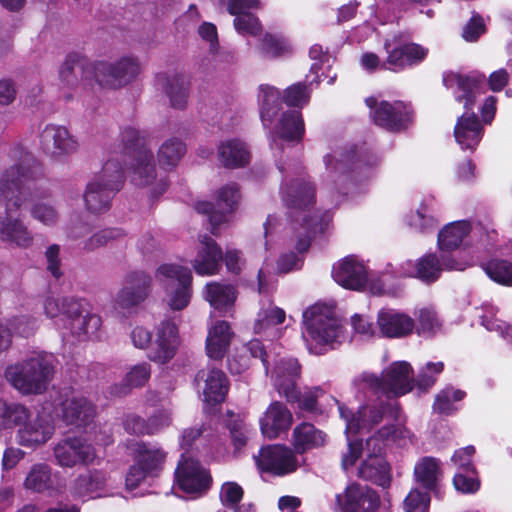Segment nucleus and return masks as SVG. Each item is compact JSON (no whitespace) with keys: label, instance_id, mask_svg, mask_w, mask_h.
<instances>
[{"label":"nucleus","instance_id":"1","mask_svg":"<svg viewBox=\"0 0 512 512\" xmlns=\"http://www.w3.org/2000/svg\"><path fill=\"white\" fill-rule=\"evenodd\" d=\"M376 160L364 159L355 147L335 148L323 156L322 184L338 202H356L368 192Z\"/></svg>","mask_w":512,"mask_h":512},{"label":"nucleus","instance_id":"29","mask_svg":"<svg viewBox=\"0 0 512 512\" xmlns=\"http://www.w3.org/2000/svg\"><path fill=\"white\" fill-rule=\"evenodd\" d=\"M376 325L381 336L398 339L413 332L415 321L401 310L383 307L377 313Z\"/></svg>","mask_w":512,"mask_h":512},{"label":"nucleus","instance_id":"10","mask_svg":"<svg viewBox=\"0 0 512 512\" xmlns=\"http://www.w3.org/2000/svg\"><path fill=\"white\" fill-rule=\"evenodd\" d=\"M54 356L44 351H34L25 359L9 364L4 378L22 395L44 393L54 375Z\"/></svg>","mask_w":512,"mask_h":512},{"label":"nucleus","instance_id":"14","mask_svg":"<svg viewBox=\"0 0 512 512\" xmlns=\"http://www.w3.org/2000/svg\"><path fill=\"white\" fill-rule=\"evenodd\" d=\"M156 279L164 289L163 301L172 311H182L192 297V273L179 264H163L156 271Z\"/></svg>","mask_w":512,"mask_h":512},{"label":"nucleus","instance_id":"25","mask_svg":"<svg viewBox=\"0 0 512 512\" xmlns=\"http://www.w3.org/2000/svg\"><path fill=\"white\" fill-rule=\"evenodd\" d=\"M68 493L73 500L82 502L112 495L108 489V475L101 469H89L79 474L71 482Z\"/></svg>","mask_w":512,"mask_h":512},{"label":"nucleus","instance_id":"6","mask_svg":"<svg viewBox=\"0 0 512 512\" xmlns=\"http://www.w3.org/2000/svg\"><path fill=\"white\" fill-rule=\"evenodd\" d=\"M484 79V75L464 76L453 72L445 74L443 78L444 85L452 91L455 100L463 103L467 110L458 118L454 128L455 140L462 150L474 151L483 136V127L477 115L471 110L477 96L482 93Z\"/></svg>","mask_w":512,"mask_h":512},{"label":"nucleus","instance_id":"9","mask_svg":"<svg viewBox=\"0 0 512 512\" xmlns=\"http://www.w3.org/2000/svg\"><path fill=\"white\" fill-rule=\"evenodd\" d=\"M9 158L12 163L0 177V205L5 203V216H12L24 205L26 199L21 191L22 183L42 174L35 157L22 146H14Z\"/></svg>","mask_w":512,"mask_h":512},{"label":"nucleus","instance_id":"49","mask_svg":"<svg viewBox=\"0 0 512 512\" xmlns=\"http://www.w3.org/2000/svg\"><path fill=\"white\" fill-rule=\"evenodd\" d=\"M30 417V410L23 404L0 398V431L13 429Z\"/></svg>","mask_w":512,"mask_h":512},{"label":"nucleus","instance_id":"55","mask_svg":"<svg viewBox=\"0 0 512 512\" xmlns=\"http://www.w3.org/2000/svg\"><path fill=\"white\" fill-rule=\"evenodd\" d=\"M486 275L495 283L512 286V262L505 259H491L483 264Z\"/></svg>","mask_w":512,"mask_h":512},{"label":"nucleus","instance_id":"30","mask_svg":"<svg viewBox=\"0 0 512 512\" xmlns=\"http://www.w3.org/2000/svg\"><path fill=\"white\" fill-rule=\"evenodd\" d=\"M223 252L216 241L208 235H199L197 253L192 266L197 275L212 276L217 274L222 265Z\"/></svg>","mask_w":512,"mask_h":512},{"label":"nucleus","instance_id":"34","mask_svg":"<svg viewBox=\"0 0 512 512\" xmlns=\"http://www.w3.org/2000/svg\"><path fill=\"white\" fill-rule=\"evenodd\" d=\"M41 305L45 317L51 320L57 329L62 330L68 318L81 311L82 300L47 294L42 298Z\"/></svg>","mask_w":512,"mask_h":512},{"label":"nucleus","instance_id":"12","mask_svg":"<svg viewBox=\"0 0 512 512\" xmlns=\"http://www.w3.org/2000/svg\"><path fill=\"white\" fill-rule=\"evenodd\" d=\"M247 349L253 357H259L266 369L270 373L272 385L279 395L286 398L287 401L299 400V389L297 380L300 378L301 368L295 358H281L275 361L270 370V354H268L259 340H251L247 344Z\"/></svg>","mask_w":512,"mask_h":512},{"label":"nucleus","instance_id":"39","mask_svg":"<svg viewBox=\"0 0 512 512\" xmlns=\"http://www.w3.org/2000/svg\"><path fill=\"white\" fill-rule=\"evenodd\" d=\"M217 159L221 166L236 169L250 162V151L246 143L238 138L225 139L217 146Z\"/></svg>","mask_w":512,"mask_h":512},{"label":"nucleus","instance_id":"61","mask_svg":"<svg viewBox=\"0 0 512 512\" xmlns=\"http://www.w3.org/2000/svg\"><path fill=\"white\" fill-rule=\"evenodd\" d=\"M444 370V363L442 361L428 362L420 368L416 384L419 389L428 390L437 381L438 376Z\"/></svg>","mask_w":512,"mask_h":512},{"label":"nucleus","instance_id":"15","mask_svg":"<svg viewBox=\"0 0 512 512\" xmlns=\"http://www.w3.org/2000/svg\"><path fill=\"white\" fill-rule=\"evenodd\" d=\"M134 464L126 476V487L133 490L147 478L161 472L167 453L156 443L137 441L130 446Z\"/></svg>","mask_w":512,"mask_h":512},{"label":"nucleus","instance_id":"24","mask_svg":"<svg viewBox=\"0 0 512 512\" xmlns=\"http://www.w3.org/2000/svg\"><path fill=\"white\" fill-rule=\"evenodd\" d=\"M254 459L261 472H268L276 476L293 473L299 465L294 452L279 444L263 447L259 454L254 456Z\"/></svg>","mask_w":512,"mask_h":512},{"label":"nucleus","instance_id":"5","mask_svg":"<svg viewBox=\"0 0 512 512\" xmlns=\"http://www.w3.org/2000/svg\"><path fill=\"white\" fill-rule=\"evenodd\" d=\"M140 65L134 57H123L115 63H92L79 54H69L60 68V79L68 86L80 81L95 80L110 88H119L134 80L140 73Z\"/></svg>","mask_w":512,"mask_h":512},{"label":"nucleus","instance_id":"16","mask_svg":"<svg viewBox=\"0 0 512 512\" xmlns=\"http://www.w3.org/2000/svg\"><path fill=\"white\" fill-rule=\"evenodd\" d=\"M240 201V192L236 183L222 186L216 193L215 203L200 201L195 205L198 213L207 214L214 235L219 233L222 226L232 220L233 213L237 210Z\"/></svg>","mask_w":512,"mask_h":512},{"label":"nucleus","instance_id":"21","mask_svg":"<svg viewBox=\"0 0 512 512\" xmlns=\"http://www.w3.org/2000/svg\"><path fill=\"white\" fill-rule=\"evenodd\" d=\"M56 463L63 468L76 465L89 466L99 463L100 457L87 437H69L61 440L54 448Z\"/></svg>","mask_w":512,"mask_h":512},{"label":"nucleus","instance_id":"7","mask_svg":"<svg viewBox=\"0 0 512 512\" xmlns=\"http://www.w3.org/2000/svg\"><path fill=\"white\" fill-rule=\"evenodd\" d=\"M414 441L413 433L406 426L384 425L366 440V447L362 446L364 457L357 469V475L370 480L382 487H388L391 481L390 466L384 455L388 447L396 445L404 447Z\"/></svg>","mask_w":512,"mask_h":512},{"label":"nucleus","instance_id":"42","mask_svg":"<svg viewBox=\"0 0 512 512\" xmlns=\"http://www.w3.org/2000/svg\"><path fill=\"white\" fill-rule=\"evenodd\" d=\"M471 234H473V228L470 221L459 220L450 222L438 233V248L441 251L458 249Z\"/></svg>","mask_w":512,"mask_h":512},{"label":"nucleus","instance_id":"64","mask_svg":"<svg viewBox=\"0 0 512 512\" xmlns=\"http://www.w3.org/2000/svg\"><path fill=\"white\" fill-rule=\"evenodd\" d=\"M310 92L305 84L296 83L285 91L284 101L288 106L303 107L309 102Z\"/></svg>","mask_w":512,"mask_h":512},{"label":"nucleus","instance_id":"36","mask_svg":"<svg viewBox=\"0 0 512 512\" xmlns=\"http://www.w3.org/2000/svg\"><path fill=\"white\" fill-rule=\"evenodd\" d=\"M0 240L13 248L27 250L33 247L35 237L20 218L0 216Z\"/></svg>","mask_w":512,"mask_h":512},{"label":"nucleus","instance_id":"17","mask_svg":"<svg viewBox=\"0 0 512 512\" xmlns=\"http://www.w3.org/2000/svg\"><path fill=\"white\" fill-rule=\"evenodd\" d=\"M211 482L210 472L198 460L181 454L174 473V488L197 498L208 491Z\"/></svg>","mask_w":512,"mask_h":512},{"label":"nucleus","instance_id":"59","mask_svg":"<svg viewBox=\"0 0 512 512\" xmlns=\"http://www.w3.org/2000/svg\"><path fill=\"white\" fill-rule=\"evenodd\" d=\"M234 16L233 26L238 34L242 36H258L262 31L259 18L251 11H243Z\"/></svg>","mask_w":512,"mask_h":512},{"label":"nucleus","instance_id":"32","mask_svg":"<svg viewBox=\"0 0 512 512\" xmlns=\"http://www.w3.org/2000/svg\"><path fill=\"white\" fill-rule=\"evenodd\" d=\"M44 151L53 157H65L75 153L79 144L63 126L47 125L41 133Z\"/></svg>","mask_w":512,"mask_h":512},{"label":"nucleus","instance_id":"43","mask_svg":"<svg viewBox=\"0 0 512 512\" xmlns=\"http://www.w3.org/2000/svg\"><path fill=\"white\" fill-rule=\"evenodd\" d=\"M203 296L214 310L228 314L233 309L237 292L230 284L209 282L204 288Z\"/></svg>","mask_w":512,"mask_h":512},{"label":"nucleus","instance_id":"33","mask_svg":"<svg viewBox=\"0 0 512 512\" xmlns=\"http://www.w3.org/2000/svg\"><path fill=\"white\" fill-rule=\"evenodd\" d=\"M387 397L409 393L414 386L413 369L406 361H396L382 372Z\"/></svg>","mask_w":512,"mask_h":512},{"label":"nucleus","instance_id":"2","mask_svg":"<svg viewBox=\"0 0 512 512\" xmlns=\"http://www.w3.org/2000/svg\"><path fill=\"white\" fill-rule=\"evenodd\" d=\"M279 171L282 174L280 194L284 203L293 211L295 221L302 220L301 229L305 235L300 237L296 243L298 253H303L310 246V232L322 231L330 221V215L324 214L321 218L318 212L310 213V207L314 204L315 190L306 179L303 167L296 160L288 162H277Z\"/></svg>","mask_w":512,"mask_h":512},{"label":"nucleus","instance_id":"46","mask_svg":"<svg viewBox=\"0 0 512 512\" xmlns=\"http://www.w3.org/2000/svg\"><path fill=\"white\" fill-rule=\"evenodd\" d=\"M326 442V434L310 423L297 425L292 434V443L298 453L319 448Z\"/></svg>","mask_w":512,"mask_h":512},{"label":"nucleus","instance_id":"28","mask_svg":"<svg viewBox=\"0 0 512 512\" xmlns=\"http://www.w3.org/2000/svg\"><path fill=\"white\" fill-rule=\"evenodd\" d=\"M195 381L205 405L214 406L224 401L228 392V380L223 371L215 368L200 370Z\"/></svg>","mask_w":512,"mask_h":512},{"label":"nucleus","instance_id":"18","mask_svg":"<svg viewBox=\"0 0 512 512\" xmlns=\"http://www.w3.org/2000/svg\"><path fill=\"white\" fill-rule=\"evenodd\" d=\"M389 71L401 72L421 64L428 56L429 49L414 42H407L400 34L392 35L384 42Z\"/></svg>","mask_w":512,"mask_h":512},{"label":"nucleus","instance_id":"3","mask_svg":"<svg viewBox=\"0 0 512 512\" xmlns=\"http://www.w3.org/2000/svg\"><path fill=\"white\" fill-rule=\"evenodd\" d=\"M338 410L341 419L346 423L345 434L347 437V451L342 455V468L348 472L357 462L362 453V441L352 439L356 434L371 433L373 435L384 425L405 426L404 419L397 402L376 399L368 401L359 407L357 413L339 403Z\"/></svg>","mask_w":512,"mask_h":512},{"label":"nucleus","instance_id":"11","mask_svg":"<svg viewBox=\"0 0 512 512\" xmlns=\"http://www.w3.org/2000/svg\"><path fill=\"white\" fill-rule=\"evenodd\" d=\"M123 155L130 160L128 171L131 181L136 186L152 187V194L159 196L167 188V182L164 178L156 181V170L153 160V153L146 145L145 138L133 129L127 128L122 133Z\"/></svg>","mask_w":512,"mask_h":512},{"label":"nucleus","instance_id":"23","mask_svg":"<svg viewBox=\"0 0 512 512\" xmlns=\"http://www.w3.org/2000/svg\"><path fill=\"white\" fill-rule=\"evenodd\" d=\"M180 343L177 324L172 319H165L155 327V340L147 353V357L156 364H167L177 354Z\"/></svg>","mask_w":512,"mask_h":512},{"label":"nucleus","instance_id":"40","mask_svg":"<svg viewBox=\"0 0 512 512\" xmlns=\"http://www.w3.org/2000/svg\"><path fill=\"white\" fill-rule=\"evenodd\" d=\"M156 84L169 97L171 106L183 109L188 98V82L180 73H159L156 76Z\"/></svg>","mask_w":512,"mask_h":512},{"label":"nucleus","instance_id":"57","mask_svg":"<svg viewBox=\"0 0 512 512\" xmlns=\"http://www.w3.org/2000/svg\"><path fill=\"white\" fill-rule=\"evenodd\" d=\"M261 52L268 57L284 56L292 52L290 41L276 34H265L260 45Z\"/></svg>","mask_w":512,"mask_h":512},{"label":"nucleus","instance_id":"60","mask_svg":"<svg viewBox=\"0 0 512 512\" xmlns=\"http://www.w3.org/2000/svg\"><path fill=\"white\" fill-rule=\"evenodd\" d=\"M455 489L463 494H474L480 489V480L476 470L456 471L453 477Z\"/></svg>","mask_w":512,"mask_h":512},{"label":"nucleus","instance_id":"45","mask_svg":"<svg viewBox=\"0 0 512 512\" xmlns=\"http://www.w3.org/2000/svg\"><path fill=\"white\" fill-rule=\"evenodd\" d=\"M24 487L37 493L58 495L61 490L54 484L52 468L44 463L34 464L24 481Z\"/></svg>","mask_w":512,"mask_h":512},{"label":"nucleus","instance_id":"51","mask_svg":"<svg viewBox=\"0 0 512 512\" xmlns=\"http://www.w3.org/2000/svg\"><path fill=\"white\" fill-rule=\"evenodd\" d=\"M406 223L416 232L429 233L437 227L438 220L430 213L429 204L424 201L406 216Z\"/></svg>","mask_w":512,"mask_h":512},{"label":"nucleus","instance_id":"27","mask_svg":"<svg viewBox=\"0 0 512 512\" xmlns=\"http://www.w3.org/2000/svg\"><path fill=\"white\" fill-rule=\"evenodd\" d=\"M333 279L342 287L360 291L368 284V270L364 261L355 255L347 256L333 265Z\"/></svg>","mask_w":512,"mask_h":512},{"label":"nucleus","instance_id":"4","mask_svg":"<svg viewBox=\"0 0 512 512\" xmlns=\"http://www.w3.org/2000/svg\"><path fill=\"white\" fill-rule=\"evenodd\" d=\"M473 264V258L463 259L449 254H444L439 258L434 253H428L416 262L406 260L397 265L387 263L379 272V278L371 280L368 288L376 296L394 295L395 290L385 283L390 277H414L425 283H432L440 277L442 271H464Z\"/></svg>","mask_w":512,"mask_h":512},{"label":"nucleus","instance_id":"19","mask_svg":"<svg viewBox=\"0 0 512 512\" xmlns=\"http://www.w3.org/2000/svg\"><path fill=\"white\" fill-rule=\"evenodd\" d=\"M52 403L45 402L35 416L30 417L19 425L17 441L25 447H37L46 443L54 433L55 417L58 410L52 411Z\"/></svg>","mask_w":512,"mask_h":512},{"label":"nucleus","instance_id":"26","mask_svg":"<svg viewBox=\"0 0 512 512\" xmlns=\"http://www.w3.org/2000/svg\"><path fill=\"white\" fill-rule=\"evenodd\" d=\"M150 285L151 278L144 272L128 274L124 286L115 296V308L123 312H131L147 298Z\"/></svg>","mask_w":512,"mask_h":512},{"label":"nucleus","instance_id":"54","mask_svg":"<svg viewBox=\"0 0 512 512\" xmlns=\"http://www.w3.org/2000/svg\"><path fill=\"white\" fill-rule=\"evenodd\" d=\"M466 393L453 387L441 390L435 398L433 409L439 414L450 415L459 409L458 403L462 401Z\"/></svg>","mask_w":512,"mask_h":512},{"label":"nucleus","instance_id":"63","mask_svg":"<svg viewBox=\"0 0 512 512\" xmlns=\"http://www.w3.org/2000/svg\"><path fill=\"white\" fill-rule=\"evenodd\" d=\"M430 496L418 489H412L403 502L406 512H428Z\"/></svg>","mask_w":512,"mask_h":512},{"label":"nucleus","instance_id":"50","mask_svg":"<svg viewBox=\"0 0 512 512\" xmlns=\"http://www.w3.org/2000/svg\"><path fill=\"white\" fill-rule=\"evenodd\" d=\"M414 475L416 481L426 489L435 488L442 476L439 461L433 457L422 458L415 465Z\"/></svg>","mask_w":512,"mask_h":512},{"label":"nucleus","instance_id":"52","mask_svg":"<svg viewBox=\"0 0 512 512\" xmlns=\"http://www.w3.org/2000/svg\"><path fill=\"white\" fill-rule=\"evenodd\" d=\"M4 323L11 333V341L13 337L28 339L36 333L39 327V320L36 317L24 314L9 317Z\"/></svg>","mask_w":512,"mask_h":512},{"label":"nucleus","instance_id":"20","mask_svg":"<svg viewBox=\"0 0 512 512\" xmlns=\"http://www.w3.org/2000/svg\"><path fill=\"white\" fill-rule=\"evenodd\" d=\"M374 123L388 131L406 129L412 121V110L402 101H378L375 97L365 99Z\"/></svg>","mask_w":512,"mask_h":512},{"label":"nucleus","instance_id":"48","mask_svg":"<svg viewBox=\"0 0 512 512\" xmlns=\"http://www.w3.org/2000/svg\"><path fill=\"white\" fill-rule=\"evenodd\" d=\"M497 312L498 309L488 302H484L476 308L477 317L481 320L480 323L484 328L512 341V326L497 318Z\"/></svg>","mask_w":512,"mask_h":512},{"label":"nucleus","instance_id":"56","mask_svg":"<svg viewBox=\"0 0 512 512\" xmlns=\"http://www.w3.org/2000/svg\"><path fill=\"white\" fill-rule=\"evenodd\" d=\"M352 385L358 393L366 394L370 392L386 395L383 376H378L372 372L364 371L356 375L352 380Z\"/></svg>","mask_w":512,"mask_h":512},{"label":"nucleus","instance_id":"13","mask_svg":"<svg viewBox=\"0 0 512 512\" xmlns=\"http://www.w3.org/2000/svg\"><path fill=\"white\" fill-rule=\"evenodd\" d=\"M122 182L123 167L119 157L111 156L86 186L84 201L87 209L93 213L106 211L113 194L120 189Z\"/></svg>","mask_w":512,"mask_h":512},{"label":"nucleus","instance_id":"31","mask_svg":"<svg viewBox=\"0 0 512 512\" xmlns=\"http://www.w3.org/2000/svg\"><path fill=\"white\" fill-rule=\"evenodd\" d=\"M52 411L58 410L63 420L69 425L86 426L96 414L95 406L85 397L71 395L65 400L59 395L57 404L52 403Z\"/></svg>","mask_w":512,"mask_h":512},{"label":"nucleus","instance_id":"53","mask_svg":"<svg viewBox=\"0 0 512 512\" xmlns=\"http://www.w3.org/2000/svg\"><path fill=\"white\" fill-rule=\"evenodd\" d=\"M185 153V146L178 138L165 140L158 150V162L164 169L175 167Z\"/></svg>","mask_w":512,"mask_h":512},{"label":"nucleus","instance_id":"41","mask_svg":"<svg viewBox=\"0 0 512 512\" xmlns=\"http://www.w3.org/2000/svg\"><path fill=\"white\" fill-rule=\"evenodd\" d=\"M285 318L286 313L283 309L271 303H263L255 320L254 332L263 334L271 340L278 338L281 335L279 325L285 321Z\"/></svg>","mask_w":512,"mask_h":512},{"label":"nucleus","instance_id":"8","mask_svg":"<svg viewBox=\"0 0 512 512\" xmlns=\"http://www.w3.org/2000/svg\"><path fill=\"white\" fill-rule=\"evenodd\" d=\"M303 338L308 349L323 354L335 349L347 340V334L335 307L326 303H315L303 312Z\"/></svg>","mask_w":512,"mask_h":512},{"label":"nucleus","instance_id":"38","mask_svg":"<svg viewBox=\"0 0 512 512\" xmlns=\"http://www.w3.org/2000/svg\"><path fill=\"white\" fill-rule=\"evenodd\" d=\"M305 133V124L302 114L299 111H288L281 115L274 128L273 150L281 151L277 146L276 138L284 142L298 143L302 140ZM276 155V152H274Z\"/></svg>","mask_w":512,"mask_h":512},{"label":"nucleus","instance_id":"22","mask_svg":"<svg viewBox=\"0 0 512 512\" xmlns=\"http://www.w3.org/2000/svg\"><path fill=\"white\" fill-rule=\"evenodd\" d=\"M338 512H380L379 494L367 485L352 483L335 497Z\"/></svg>","mask_w":512,"mask_h":512},{"label":"nucleus","instance_id":"58","mask_svg":"<svg viewBox=\"0 0 512 512\" xmlns=\"http://www.w3.org/2000/svg\"><path fill=\"white\" fill-rule=\"evenodd\" d=\"M151 376V365L147 362L137 363L128 368L122 384L124 386L123 393L132 388L144 386Z\"/></svg>","mask_w":512,"mask_h":512},{"label":"nucleus","instance_id":"35","mask_svg":"<svg viewBox=\"0 0 512 512\" xmlns=\"http://www.w3.org/2000/svg\"><path fill=\"white\" fill-rule=\"evenodd\" d=\"M292 423L291 411L279 401L272 402L259 419L261 432L269 439H275L280 434L286 433Z\"/></svg>","mask_w":512,"mask_h":512},{"label":"nucleus","instance_id":"62","mask_svg":"<svg viewBox=\"0 0 512 512\" xmlns=\"http://www.w3.org/2000/svg\"><path fill=\"white\" fill-rule=\"evenodd\" d=\"M30 215L45 226L55 225L59 218L55 207L45 201L34 202L30 207Z\"/></svg>","mask_w":512,"mask_h":512},{"label":"nucleus","instance_id":"37","mask_svg":"<svg viewBox=\"0 0 512 512\" xmlns=\"http://www.w3.org/2000/svg\"><path fill=\"white\" fill-rule=\"evenodd\" d=\"M234 337L230 324L218 320L208 327V334L205 342L206 354L210 359L221 360L226 355L231 341Z\"/></svg>","mask_w":512,"mask_h":512},{"label":"nucleus","instance_id":"47","mask_svg":"<svg viewBox=\"0 0 512 512\" xmlns=\"http://www.w3.org/2000/svg\"><path fill=\"white\" fill-rule=\"evenodd\" d=\"M260 117L265 127H270L281 106V94L273 86L261 85L258 92Z\"/></svg>","mask_w":512,"mask_h":512},{"label":"nucleus","instance_id":"44","mask_svg":"<svg viewBox=\"0 0 512 512\" xmlns=\"http://www.w3.org/2000/svg\"><path fill=\"white\" fill-rule=\"evenodd\" d=\"M84 302L81 311L74 317H69L62 330L69 331L80 341L92 340L97 336L101 327V318L96 314L84 313Z\"/></svg>","mask_w":512,"mask_h":512}]
</instances>
